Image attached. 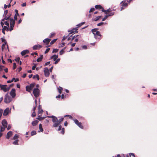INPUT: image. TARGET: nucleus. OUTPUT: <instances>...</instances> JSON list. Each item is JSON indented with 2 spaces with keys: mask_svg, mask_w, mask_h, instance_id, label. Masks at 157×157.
I'll return each instance as SVG.
<instances>
[{
  "mask_svg": "<svg viewBox=\"0 0 157 157\" xmlns=\"http://www.w3.org/2000/svg\"><path fill=\"white\" fill-rule=\"evenodd\" d=\"M95 7L96 9H103L102 7L100 5H96L95 6Z\"/></svg>",
  "mask_w": 157,
  "mask_h": 157,
  "instance_id": "obj_22",
  "label": "nucleus"
},
{
  "mask_svg": "<svg viewBox=\"0 0 157 157\" xmlns=\"http://www.w3.org/2000/svg\"><path fill=\"white\" fill-rule=\"evenodd\" d=\"M43 57V56L41 55L40 57H39V58H38V59H37L36 61L37 62H40L42 60Z\"/></svg>",
  "mask_w": 157,
  "mask_h": 157,
  "instance_id": "obj_24",
  "label": "nucleus"
},
{
  "mask_svg": "<svg viewBox=\"0 0 157 157\" xmlns=\"http://www.w3.org/2000/svg\"><path fill=\"white\" fill-rule=\"evenodd\" d=\"M101 17V16H97V17L94 19V20L95 21H98L99 19Z\"/></svg>",
  "mask_w": 157,
  "mask_h": 157,
  "instance_id": "obj_37",
  "label": "nucleus"
},
{
  "mask_svg": "<svg viewBox=\"0 0 157 157\" xmlns=\"http://www.w3.org/2000/svg\"><path fill=\"white\" fill-rule=\"evenodd\" d=\"M59 50V49H54L53 51H52V53H56Z\"/></svg>",
  "mask_w": 157,
  "mask_h": 157,
  "instance_id": "obj_40",
  "label": "nucleus"
},
{
  "mask_svg": "<svg viewBox=\"0 0 157 157\" xmlns=\"http://www.w3.org/2000/svg\"><path fill=\"white\" fill-rule=\"evenodd\" d=\"M5 24L7 25L8 27H9V23L8 21H6L5 22Z\"/></svg>",
  "mask_w": 157,
  "mask_h": 157,
  "instance_id": "obj_49",
  "label": "nucleus"
},
{
  "mask_svg": "<svg viewBox=\"0 0 157 157\" xmlns=\"http://www.w3.org/2000/svg\"><path fill=\"white\" fill-rule=\"evenodd\" d=\"M103 24H104V22H101L100 23H98L97 24V25L98 26H101V25H102Z\"/></svg>",
  "mask_w": 157,
  "mask_h": 157,
  "instance_id": "obj_56",
  "label": "nucleus"
},
{
  "mask_svg": "<svg viewBox=\"0 0 157 157\" xmlns=\"http://www.w3.org/2000/svg\"><path fill=\"white\" fill-rule=\"evenodd\" d=\"M50 50V48H47L46 49L45 51V52L44 53L45 54L47 53Z\"/></svg>",
  "mask_w": 157,
  "mask_h": 157,
  "instance_id": "obj_57",
  "label": "nucleus"
},
{
  "mask_svg": "<svg viewBox=\"0 0 157 157\" xmlns=\"http://www.w3.org/2000/svg\"><path fill=\"white\" fill-rule=\"evenodd\" d=\"M56 40H57V39H54V40H52L50 42V44L51 45H52V44H53L56 41Z\"/></svg>",
  "mask_w": 157,
  "mask_h": 157,
  "instance_id": "obj_35",
  "label": "nucleus"
},
{
  "mask_svg": "<svg viewBox=\"0 0 157 157\" xmlns=\"http://www.w3.org/2000/svg\"><path fill=\"white\" fill-rule=\"evenodd\" d=\"M35 106L33 107V110L34 111L36 109V100L35 99Z\"/></svg>",
  "mask_w": 157,
  "mask_h": 157,
  "instance_id": "obj_32",
  "label": "nucleus"
},
{
  "mask_svg": "<svg viewBox=\"0 0 157 157\" xmlns=\"http://www.w3.org/2000/svg\"><path fill=\"white\" fill-rule=\"evenodd\" d=\"M78 36V35H74V36L72 37V38H71V40H73L75 38L77 37Z\"/></svg>",
  "mask_w": 157,
  "mask_h": 157,
  "instance_id": "obj_50",
  "label": "nucleus"
},
{
  "mask_svg": "<svg viewBox=\"0 0 157 157\" xmlns=\"http://www.w3.org/2000/svg\"><path fill=\"white\" fill-rule=\"evenodd\" d=\"M2 29L5 30H7V31H8L9 30V29L8 28V27L5 26H3V28Z\"/></svg>",
  "mask_w": 157,
  "mask_h": 157,
  "instance_id": "obj_42",
  "label": "nucleus"
},
{
  "mask_svg": "<svg viewBox=\"0 0 157 157\" xmlns=\"http://www.w3.org/2000/svg\"><path fill=\"white\" fill-rule=\"evenodd\" d=\"M94 38L98 41H99L101 39V36H94Z\"/></svg>",
  "mask_w": 157,
  "mask_h": 157,
  "instance_id": "obj_26",
  "label": "nucleus"
},
{
  "mask_svg": "<svg viewBox=\"0 0 157 157\" xmlns=\"http://www.w3.org/2000/svg\"><path fill=\"white\" fill-rule=\"evenodd\" d=\"M36 132L35 131H33L31 132V135L33 136L36 134Z\"/></svg>",
  "mask_w": 157,
  "mask_h": 157,
  "instance_id": "obj_34",
  "label": "nucleus"
},
{
  "mask_svg": "<svg viewBox=\"0 0 157 157\" xmlns=\"http://www.w3.org/2000/svg\"><path fill=\"white\" fill-rule=\"evenodd\" d=\"M11 110V108H10L8 107L4 111L3 115L4 116H7L9 113H10Z\"/></svg>",
  "mask_w": 157,
  "mask_h": 157,
  "instance_id": "obj_8",
  "label": "nucleus"
},
{
  "mask_svg": "<svg viewBox=\"0 0 157 157\" xmlns=\"http://www.w3.org/2000/svg\"><path fill=\"white\" fill-rule=\"evenodd\" d=\"M121 4H122L121 5L122 6L124 7H126L128 6V4L126 3H125V2H124L123 1L121 2Z\"/></svg>",
  "mask_w": 157,
  "mask_h": 157,
  "instance_id": "obj_19",
  "label": "nucleus"
},
{
  "mask_svg": "<svg viewBox=\"0 0 157 157\" xmlns=\"http://www.w3.org/2000/svg\"><path fill=\"white\" fill-rule=\"evenodd\" d=\"M12 135V131H9L6 135V138L9 139L10 137Z\"/></svg>",
  "mask_w": 157,
  "mask_h": 157,
  "instance_id": "obj_15",
  "label": "nucleus"
},
{
  "mask_svg": "<svg viewBox=\"0 0 157 157\" xmlns=\"http://www.w3.org/2000/svg\"><path fill=\"white\" fill-rule=\"evenodd\" d=\"M11 127V126L10 124H9L7 128V130H9L10 129Z\"/></svg>",
  "mask_w": 157,
  "mask_h": 157,
  "instance_id": "obj_62",
  "label": "nucleus"
},
{
  "mask_svg": "<svg viewBox=\"0 0 157 157\" xmlns=\"http://www.w3.org/2000/svg\"><path fill=\"white\" fill-rule=\"evenodd\" d=\"M39 131H38L39 132H43V129L42 128V124H40L39 125Z\"/></svg>",
  "mask_w": 157,
  "mask_h": 157,
  "instance_id": "obj_23",
  "label": "nucleus"
},
{
  "mask_svg": "<svg viewBox=\"0 0 157 157\" xmlns=\"http://www.w3.org/2000/svg\"><path fill=\"white\" fill-rule=\"evenodd\" d=\"M38 121L35 120L32 122V124L33 126H36L38 123Z\"/></svg>",
  "mask_w": 157,
  "mask_h": 157,
  "instance_id": "obj_18",
  "label": "nucleus"
},
{
  "mask_svg": "<svg viewBox=\"0 0 157 157\" xmlns=\"http://www.w3.org/2000/svg\"><path fill=\"white\" fill-rule=\"evenodd\" d=\"M102 9V12H105V14H107L106 10H104L103 8V9Z\"/></svg>",
  "mask_w": 157,
  "mask_h": 157,
  "instance_id": "obj_64",
  "label": "nucleus"
},
{
  "mask_svg": "<svg viewBox=\"0 0 157 157\" xmlns=\"http://www.w3.org/2000/svg\"><path fill=\"white\" fill-rule=\"evenodd\" d=\"M56 75H52L51 76V78H52L55 82V77H56Z\"/></svg>",
  "mask_w": 157,
  "mask_h": 157,
  "instance_id": "obj_48",
  "label": "nucleus"
},
{
  "mask_svg": "<svg viewBox=\"0 0 157 157\" xmlns=\"http://www.w3.org/2000/svg\"><path fill=\"white\" fill-rule=\"evenodd\" d=\"M85 23V22H82L79 24H78L76 25V26H77L78 27H79L81 26L82 25H83Z\"/></svg>",
  "mask_w": 157,
  "mask_h": 157,
  "instance_id": "obj_29",
  "label": "nucleus"
},
{
  "mask_svg": "<svg viewBox=\"0 0 157 157\" xmlns=\"http://www.w3.org/2000/svg\"><path fill=\"white\" fill-rule=\"evenodd\" d=\"M10 25H14V24L15 23V20H14L13 18H10Z\"/></svg>",
  "mask_w": 157,
  "mask_h": 157,
  "instance_id": "obj_17",
  "label": "nucleus"
},
{
  "mask_svg": "<svg viewBox=\"0 0 157 157\" xmlns=\"http://www.w3.org/2000/svg\"><path fill=\"white\" fill-rule=\"evenodd\" d=\"M10 16L11 14L10 13H9L7 16L6 15L4 17H5L6 20H7L10 18Z\"/></svg>",
  "mask_w": 157,
  "mask_h": 157,
  "instance_id": "obj_25",
  "label": "nucleus"
},
{
  "mask_svg": "<svg viewBox=\"0 0 157 157\" xmlns=\"http://www.w3.org/2000/svg\"><path fill=\"white\" fill-rule=\"evenodd\" d=\"M126 157H135L134 154L130 153L128 154H127Z\"/></svg>",
  "mask_w": 157,
  "mask_h": 157,
  "instance_id": "obj_20",
  "label": "nucleus"
},
{
  "mask_svg": "<svg viewBox=\"0 0 157 157\" xmlns=\"http://www.w3.org/2000/svg\"><path fill=\"white\" fill-rule=\"evenodd\" d=\"M40 90L38 88H34L33 91V94L36 98L39 95Z\"/></svg>",
  "mask_w": 157,
  "mask_h": 157,
  "instance_id": "obj_6",
  "label": "nucleus"
},
{
  "mask_svg": "<svg viewBox=\"0 0 157 157\" xmlns=\"http://www.w3.org/2000/svg\"><path fill=\"white\" fill-rule=\"evenodd\" d=\"M33 79L36 78L38 80H39L40 79L39 76L37 74L34 75L33 77Z\"/></svg>",
  "mask_w": 157,
  "mask_h": 157,
  "instance_id": "obj_21",
  "label": "nucleus"
},
{
  "mask_svg": "<svg viewBox=\"0 0 157 157\" xmlns=\"http://www.w3.org/2000/svg\"><path fill=\"white\" fill-rule=\"evenodd\" d=\"M3 110L2 109H0V118H1L2 113Z\"/></svg>",
  "mask_w": 157,
  "mask_h": 157,
  "instance_id": "obj_53",
  "label": "nucleus"
},
{
  "mask_svg": "<svg viewBox=\"0 0 157 157\" xmlns=\"http://www.w3.org/2000/svg\"><path fill=\"white\" fill-rule=\"evenodd\" d=\"M114 12H111V13H110L109 14L107 15V16H108V17L112 16L113 15H114Z\"/></svg>",
  "mask_w": 157,
  "mask_h": 157,
  "instance_id": "obj_44",
  "label": "nucleus"
},
{
  "mask_svg": "<svg viewBox=\"0 0 157 157\" xmlns=\"http://www.w3.org/2000/svg\"><path fill=\"white\" fill-rule=\"evenodd\" d=\"M60 60V59L59 58L57 59H56V61H55V62H54V64H57L59 62Z\"/></svg>",
  "mask_w": 157,
  "mask_h": 157,
  "instance_id": "obj_38",
  "label": "nucleus"
},
{
  "mask_svg": "<svg viewBox=\"0 0 157 157\" xmlns=\"http://www.w3.org/2000/svg\"><path fill=\"white\" fill-rule=\"evenodd\" d=\"M2 125L5 127V128H6L7 126V122L4 119L2 121Z\"/></svg>",
  "mask_w": 157,
  "mask_h": 157,
  "instance_id": "obj_12",
  "label": "nucleus"
},
{
  "mask_svg": "<svg viewBox=\"0 0 157 157\" xmlns=\"http://www.w3.org/2000/svg\"><path fill=\"white\" fill-rule=\"evenodd\" d=\"M82 47L83 49H87V47L86 45H83Z\"/></svg>",
  "mask_w": 157,
  "mask_h": 157,
  "instance_id": "obj_59",
  "label": "nucleus"
},
{
  "mask_svg": "<svg viewBox=\"0 0 157 157\" xmlns=\"http://www.w3.org/2000/svg\"><path fill=\"white\" fill-rule=\"evenodd\" d=\"M42 47V46L40 44H36L33 46V49L34 50H36L38 49H40Z\"/></svg>",
  "mask_w": 157,
  "mask_h": 157,
  "instance_id": "obj_11",
  "label": "nucleus"
},
{
  "mask_svg": "<svg viewBox=\"0 0 157 157\" xmlns=\"http://www.w3.org/2000/svg\"><path fill=\"white\" fill-rule=\"evenodd\" d=\"M63 90V88L62 87L60 86L59 87V88H58V91L59 94H61L62 92V90Z\"/></svg>",
  "mask_w": 157,
  "mask_h": 157,
  "instance_id": "obj_30",
  "label": "nucleus"
},
{
  "mask_svg": "<svg viewBox=\"0 0 157 157\" xmlns=\"http://www.w3.org/2000/svg\"><path fill=\"white\" fill-rule=\"evenodd\" d=\"M35 85V83H32L29 86H26V90L29 92H31V91L33 89Z\"/></svg>",
  "mask_w": 157,
  "mask_h": 157,
  "instance_id": "obj_5",
  "label": "nucleus"
},
{
  "mask_svg": "<svg viewBox=\"0 0 157 157\" xmlns=\"http://www.w3.org/2000/svg\"><path fill=\"white\" fill-rule=\"evenodd\" d=\"M51 39L49 38H46L43 40V42L44 43H45L46 45H48L49 44Z\"/></svg>",
  "mask_w": 157,
  "mask_h": 157,
  "instance_id": "obj_13",
  "label": "nucleus"
},
{
  "mask_svg": "<svg viewBox=\"0 0 157 157\" xmlns=\"http://www.w3.org/2000/svg\"><path fill=\"white\" fill-rule=\"evenodd\" d=\"M58 57V55H54L51 57L50 59H53L54 61H56Z\"/></svg>",
  "mask_w": 157,
  "mask_h": 157,
  "instance_id": "obj_16",
  "label": "nucleus"
},
{
  "mask_svg": "<svg viewBox=\"0 0 157 157\" xmlns=\"http://www.w3.org/2000/svg\"><path fill=\"white\" fill-rule=\"evenodd\" d=\"M8 10H5L4 11V13L3 15V16L4 17L5 16H6L8 14Z\"/></svg>",
  "mask_w": 157,
  "mask_h": 157,
  "instance_id": "obj_31",
  "label": "nucleus"
},
{
  "mask_svg": "<svg viewBox=\"0 0 157 157\" xmlns=\"http://www.w3.org/2000/svg\"><path fill=\"white\" fill-rule=\"evenodd\" d=\"M17 65L15 63H13V69L14 70L16 69V68Z\"/></svg>",
  "mask_w": 157,
  "mask_h": 157,
  "instance_id": "obj_46",
  "label": "nucleus"
},
{
  "mask_svg": "<svg viewBox=\"0 0 157 157\" xmlns=\"http://www.w3.org/2000/svg\"><path fill=\"white\" fill-rule=\"evenodd\" d=\"M18 140H16L14 141L13 142V144L16 145H18Z\"/></svg>",
  "mask_w": 157,
  "mask_h": 157,
  "instance_id": "obj_33",
  "label": "nucleus"
},
{
  "mask_svg": "<svg viewBox=\"0 0 157 157\" xmlns=\"http://www.w3.org/2000/svg\"><path fill=\"white\" fill-rule=\"evenodd\" d=\"M65 48L64 49H62L59 52V54L60 55H63L64 53V49H65Z\"/></svg>",
  "mask_w": 157,
  "mask_h": 157,
  "instance_id": "obj_28",
  "label": "nucleus"
},
{
  "mask_svg": "<svg viewBox=\"0 0 157 157\" xmlns=\"http://www.w3.org/2000/svg\"><path fill=\"white\" fill-rule=\"evenodd\" d=\"M73 120L74 121V122L75 123V124H77L79 123L80 122H79L76 119H73Z\"/></svg>",
  "mask_w": 157,
  "mask_h": 157,
  "instance_id": "obj_36",
  "label": "nucleus"
},
{
  "mask_svg": "<svg viewBox=\"0 0 157 157\" xmlns=\"http://www.w3.org/2000/svg\"><path fill=\"white\" fill-rule=\"evenodd\" d=\"M55 35V33H51L49 36V37L51 38H52L53 36H54Z\"/></svg>",
  "mask_w": 157,
  "mask_h": 157,
  "instance_id": "obj_39",
  "label": "nucleus"
},
{
  "mask_svg": "<svg viewBox=\"0 0 157 157\" xmlns=\"http://www.w3.org/2000/svg\"><path fill=\"white\" fill-rule=\"evenodd\" d=\"M15 14H16L17 16H19V15L18 13V11L17 10H15Z\"/></svg>",
  "mask_w": 157,
  "mask_h": 157,
  "instance_id": "obj_52",
  "label": "nucleus"
},
{
  "mask_svg": "<svg viewBox=\"0 0 157 157\" xmlns=\"http://www.w3.org/2000/svg\"><path fill=\"white\" fill-rule=\"evenodd\" d=\"M18 137V135L17 134H15L13 137V140H15Z\"/></svg>",
  "mask_w": 157,
  "mask_h": 157,
  "instance_id": "obj_43",
  "label": "nucleus"
},
{
  "mask_svg": "<svg viewBox=\"0 0 157 157\" xmlns=\"http://www.w3.org/2000/svg\"><path fill=\"white\" fill-rule=\"evenodd\" d=\"M44 75L46 77H48L50 75L49 71L48 68H44Z\"/></svg>",
  "mask_w": 157,
  "mask_h": 157,
  "instance_id": "obj_9",
  "label": "nucleus"
},
{
  "mask_svg": "<svg viewBox=\"0 0 157 157\" xmlns=\"http://www.w3.org/2000/svg\"><path fill=\"white\" fill-rule=\"evenodd\" d=\"M19 60H20V58L19 57H18L15 59V60L16 62H19Z\"/></svg>",
  "mask_w": 157,
  "mask_h": 157,
  "instance_id": "obj_61",
  "label": "nucleus"
},
{
  "mask_svg": "<svg viewBox=\"0 0 157 157\" xmlns=\"http://www.w3.org/2000/svg\"><path fill=\"white\" fill-rule=\"evenodd\" d=\"M35 116H36V113H35V111H33V113L32 114V117H35Z\"/></svg>",
  "mask_w": 157,
  "mask_h": 157,
  "instance_id": "obj_60",
  "label": "nucleus"
},
{
  "mask_svg": "<svg viewBox=\"0 0 157 157\" xmlns=\"http://www.w3.org/2000/svg\"><path fill=\"white\" fill-rule=\"evenodd\" d=\"M47 117L52 118V121L54 123L53 126L54 127H58L64 119V118L62 117L58 120L57 118L53 115L47 116Z\"/></svg>",
  "mask_w": 157,
  "mask_h": 157,
  "instance_id": "obj_1",
  "label": "nucleus"
},
{
  "mask_svg": "<svg viewBox=\"0 0 157 157\" xmlns=\"http://www.w3.org/2000/svg\"><path fill=\"white\" fill-rule=\"evenodd\" d=\"M10 94L12 98H14L16 95V90L15 89H12L10 92Z\"/></svg>",
  "mask_w": 157,
  "mask_h": 157,
  "instance_id": "obj_7",
  "label": "nucleus"
},
{
  "mask_svg": "<svg viewBox=\"0 0 157 157\" xmlns=\"http://www.w3.org/2000/svg\"><path fill=\"white\" fill-rule=\"evenodd\" d=\"M78 29V28L77 27L74 28L72 30H68V32L70 33V34L74 33H77L78 32L77 31V30Z\"/></svg>",
  "mask_w": 157,
  "mask_h": 157,
  "instance_id": "obj_10",
  "label": "nucleus"
},
{
  "mask_svg": "<svg viewBox=\"0 0 157 157\" xmlns=\"http://www.w3.org/2000/svg\"><path fill=\"white\" fill-rule=\"evenodd\" d=\"M12 100V98L8 95V93L6 94L5 96L4 99V102L6 104L10 102Z\"/></svg>",
  "mask_w": 157,
  "mask_h": 157,
  "instance_id": "obj_2",
  "label": "nucleus"
},
{
  "mask_svg": "<svg viewBox=\"0 0 157 157\" xmlns=\"http://www.w3.org/2000/svg\"><path fill=\"white\" fill-rule=\"evenodd\" d=\"M29 51L28 50H25L22 51L21 52V54L22 56H24L26 54L29 53Z\"/></svg>",
  "mask_w": 157,
  "mask_h": 157,
  "instance_id": "obj_14",
  "label": "nucleus"
},
{
  "mask_svg": "<svg viewBox=\"0 0 157 157\" xmlns=\"http://www.w3.org/2000/svg\"><path fill=\"white\" fill-rule=\"evenodd\" d=\"M5 128V127H1V128L0 131L1 132H3L5 130V128Z\"/></svg>",
  "mask_w": 157,
  "mask_h": 157,
  "instance_id": "obj_54",
  "label": "nucleus"
},
{
  "mask_svg": "<svg viewBox=\"0 0 157 157\" xmlns=\"http://www.w3.org/2000/svg\"><path fill=\"white\" fill-rule=\"evenodd\" d=\"M77 125L80 128L82 129L83 128V126L82 125V123L81 122L79 123Z\"/></svg>",
  "mask_w": 157,
  "mask_h": 157,
  "instance_id": "obj_27",
  "label": "nucleus"
},
{
  "mask_svg": "<svg viewBox=\"0 0 157 157\" xmlns=\"http://www.w3.org/2000/svg\"><path fill=\"white\" fill-rule=\"evenodd\" d=\"M43 112V110L42 109H40L38 110V114L41 113Z\"/></svg>",
  "mask_w": 157,
  "mask_h": 157,
  "instance_id": "obj_51",
  "label": "nucleus"
},
{
  "mask_svg": "<svg viewBox=\"0 0 157 157\" xmlns=\"http://www.w3.org/2000/svg\"><path fill=\"white\" fill-rule=\"evenodd\" d=\"M95 9L94 8H92L90 9V10L89 12L91 13L93 11H94V10Z\"/></svg>",
  "mask_w": 157,
  "mask_h": 157,
  "instance_id": "obj_58",
  "label": "nucleus"
},
{
  "mask_svg": "<svg viewBox=\"0 0 157 157\" xmlns=\"http://www.w3.org/2000/svg\"><path fill=\"white\" fill-rule=\"evenodd\" d=\"M62 126L61 125H60L59 126L58 128V131H60L62 129Z\"/></svg>",
  "mask_w": 157,
  "mask_h": 157,
  "instance_id": "obj_63",
  "label": "nucleus"
},
{
  "mask_svg": "<svg viewBox=\"0 0 157 157\" xmlns=\"http://www.w3.org/2000/svg\"><path fill=\"white\" fill-rule=\"evenodd\" d=\"M6 85H2L0 84V90H3L4 92H5L8 91L10 89L9 87H7Z\"/></svg>",
  "mask_w": 157,
  "mask_h": 157,
  "instance_id": "obj_3",
  "label": "nucleus"
},
{
  "mask_svg": "<svg viewBox=\"0 0 157 157\" xmlns=\"http://www.w3.org/2000/svg\"><path fill=\"white\" fill-rule=\"evenodd\" d=\"M64 128H63L62 129V131L61 132V134H64Z\"/></svg>",
  "mask_w": 157,
  "mask_h": 157,
  "instance_id": "obj_55",
  "label": "nucleus"
},
{
  "mask_svg": "<svg viewBox=\"0 0 157 157\" xmlns=\"http://www.w3.org/2000/svg\"><path fill=\"white\" fill-rule=\"evenodd\" d=\"M108 16L107 15H105L104 18H102V21H105L108 17Z\"/></svg>",
  "mask_w": 157,
  "mask_h": 157,
  "instance_id": "obj_47",
  "label": "nucleus"
},
{
  "mask_svg": "<svg viewBox=\"0 0 157 157\" xmlns=\"http://www.w3.org/2000/svg\"><path fill=\"white\" fill-rule=\"evenodd\" d=\"M14 27V25H10V31H11L13 29V27Z\"/></svg>",
  "mask_w": 157,
  "mask_h": 157,
  "instance_id": "obj_45",
  "label": "nucleus"
},
{
  "mask_svg": "<svg viewBox=\"0 0 157 157\" xmlns=\"http://www.w3.org/2000/svg\"><path fill=\"white\" fill-rule=\"evenodd\" d=\"M91 31L94 34V36H98L99 37L101 36V35L100 34V32L97 30V29H92Z\"/></svg>",
  "mask_w": 157,
  "mask_h": 157,
  "instance_id": "obj_4",
  "label": "nucleus"
},
{
  "mask_svg": "<svg viewBox=\"0 0 157 157\" xmlns=\"http://www.w3.org/2000/svg\"><path fill=\"white\" fill-rule=\"evenodd\" d=\"M13 79H15V78H13L11 80H8L7 82L8 83H10L13 81Z\"/></svg>",
  "mask_w": 157,
  "mask_h": 157,
  "instance_id": "obj_41",
  "label": "nucleus"
}]
</instances>
